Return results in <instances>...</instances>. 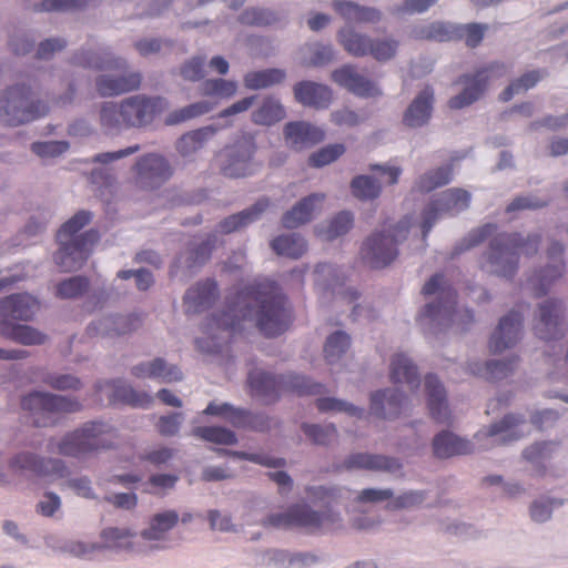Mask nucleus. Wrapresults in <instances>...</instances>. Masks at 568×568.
Masks as SVG:
<instances>
[{
  "mask_svg": "<svg viewBox=\"0 0 568 568\" xmlns=\"http://www.w3.org/2000/svg\"><path fill=\"white\" fill-rule=\"evenodd\" d=\"M168 106L169 102L165 98L136 94L120 103H103L100 121L106 129L141 128L150 124Z\"/></svg>",
  "mask_w": 568,
  "mask_h": 568,
  "instance_id": "nucleus-3",
  "label": "nucleus"
},
{
  "mask_svg": "<svg viewBox=\"0 0 568 568\" xmlns=\"http://www.w3.org/2000/svg\"><path fill=\"white\" fill-rule=\"evenodd\" d=\"M565 308L560 301L550 300L539 306V316L534 325V331L540 339L550 342L564 336Z\"/></svg>",
  "mask_w": 568,
  "mask_h": 568,
  "instance_id": "nucleus-18",
  "label": "nucleus"
},
{
  "mask_svg": "<svg viewBox=\"0 0 568 568\" xmlns=\"http://www.w3.org/2000/svg\"><path fill=\"white\" fill-rule=\"evenodd\" d=\"M338 520V516L331 510L318 513L307 505H294L285 513L270 515L262 521V525L281 529L302 527L316 530L320 528L329 529Z\"/></svg>",
  "mask_w": 568,
  "mask_h": 568,
  "instance_id": "nucleus-13",
  "label": "nucleus"
},
{
  "mask_svg": "<svg viewBox=\"0 0 568 568\" xmlns=\"http://www.w3.org/2000/svg\"><path fill=\"white\" fill-rule=\"evenodd\" d=\"M410 222L408 219L396 225L386 227L369 236L361 247L362 258L373 268H382L390 264L397 256V244L408 235Z\"/></svg>",
  "mask_w": 568,
  "mask_h": 568,
  "instance_id": "nucleus-8",
  "label": "nucleus"
},
{
  "mask_svg": "<svg viewBox=\"0 0 568 568\" xmlns=\"http://www.w3.org/2000/svg\"><path fill=\"white\" fill-rule=\"evenodd\" d=\"M286 141L294 149H304L324 140L325 133L321 128L304 121L288 122L284 126Z\"/></svg>",
  "mask_w": 568,
  "mask_h": 568,
  "instance_id": "nucleus-29",
  "label": "nucleus"
},
{
  "mask_svg": "<svg viewBox=\"0 0 568 568\" xmlns=\"http://www.w3.org/2000/svg\"><path fill=\"white\" fill-rule=\"evenodd\" d=\"M337 40L344 50L353 57L368 55L372 39L352 28H342L337 33Z\"/></svg>",
  "mask_w": 568,
  "mask_h": 568,
  "instance_id": "nucleus-43",
  "label": "nucleus"
},
{
  "mask_svg": "<svg viewBox=\"0 0 568 568\" xmlns=\"http://www.w3.org/2000/svg\"><path fill=\"white\" fill-rule=\"evenodd\" d=\"M453 179V163L445 164L423 174L416 185L422 192H430L448 184Z\"/></svg>",
  "mask_w": 568,
  "mask_h": 568,
  "instance_id": "nucleus-48",
  "label": "nucleus"
},
{
  "mask_svg": "<svg viewBox=\"0 0 568 568\" xmlns=\"http://www.w3.org/2000/svg\"><path fill=\"white\" fill-rule=\"evenodd\" d=\"M523 322V313L517 311H511L501 317L490 336L489 349L493 353H500L514 346L521 337Z\"/></svg>",
  "mask_w": 568,
  "mask_h": 568,
  "instance_id": "nucleus-21",
  "label": "nucleus"
},
{
  "mask_svg": "<svg viewBox=\"0 0 568 568\" xmlns=\"http://www.w3.org/2000/svg\"><path fill=\"white\" fill-rule=\"evenodd\" d=\"M486 29L487 26L469 23L457 30L449 24L434 22L422 28L417 32V37L439 42L449 41L456 38H464L468 47L475 48L481 42Z\"/></svg>",
  "mask_w": 568,
  "mask_h": 568,
  "instance_id": "nucleus-16",
  "label": "nucleus"
},
{
  "mask_svg": "<svg viewBox=\"0 0 568 568\" xmlns=\"http://www.w3.org/2000/svg\"><path fill=\"white\" fill-rule=\"evenodd\" d=\"M284 79L285 72L281 69L252 71L244 75V85L251 90H258L278 84Z\"/></svg>",
  "mask_w": 568,
  "mask_h": 568,
  "instance_id": "nucleus-49",
  "label": "nucleus"
},
{
  "mask_svg": "<svg viewBox=\"0 0 568 568\" xmlns=\"http://www.w3.org/2000/svg\"><path fill=\"white\" fill-rule=\"evenodd\" d=\"M179 521V515L175 510H166L155 514L151 521L150 527L142 531V537L146 540H160L164 535L171 530Z\"/></svg>",
  "mask_w": 568,
  "mask_h": 568,
  "instance_id": "nucleus-45",
  "label": "nucleus"
},
{
  "mask_svg": "<svg viewBox=\"0 0 568 568\" xmlns=\"http://www.w3.org/2000/svg\"><path fill=\"white\" fill-rule=\"evenodd\" d=\"M305 435L317 445H327L336 439L337 430L333 425H315L303 424L302 426Z\"/></svg>",
  "mask_w": 568,
  "mask_h": 568,
  "instance_id": "nucleus-60",
  "label": "nucleus"
},
{
  "mask_svg": "<svg viewBox=\"0 0 568 568\" xmlns=\"http://www.w3.org/2000/svg\"><path fill=\"white\" fill-rule=\"evenodd\" d=\"M345 146L342 143L328 144L318 151L312 153L308 158V164L313 168H322L336 161L345 153Z\"/></svg>",
  "mask_w": 568,
  "mask_h": 568,
  "instance_id": "nucleus-58",
  "label": "nucleus"
},
{
  "mask_svg": "<svg viewBox=\"0 0 568 568\" xmlns=\"http://www.w3.org/2000/svg\"><path fill=\"white\" fill-rule=\"evenodd\" d=\"M539 71H529L523 74L517 80L513 81L501 93L500 100L507 102L513 99L515 94L525 92L534 88L537 82L541 79Z\"/></svg>",
  "mask_w": 568,
  "mask_h": 568,
  "instance_id": "nucleus-56",
  "label": "nucleus"
},
{
  "mask_svg": "<svg viewBox=\"0 0 568 568\" xmlns=\"http://www.w3.org/2000/svg\"><path fill=\"white\" fill-rule=\"evenodd\" d=\"M325 195L314 193L303 197L292 210L287 211L282 217V224L286 229H295L312 220L315 209L323 203Z\"/></svg>",
  "mask_w": 568,
  "mask_h": 568,
  "instance_id": "nucleus-34",
  "label": "nucleus"
},
{
  "mask_svg": "<svg viewBox=\"0 0 568 568\" xmlns=\"http://www.w3.org/2000/svg\"><path fill=\"white\" fill-rule=\"evenodd\" d=\"M541 236L530 234L524 237L519 233H500L489 243V248L484 255L481 268L491 274L504 277H513L518 268L519 255L532 256L538 252Z\"/></svg>",
  "mask_w": 568,
  "mask_h": 568,
  "instance_id": "nucleus-4",
  "label": "nucleus"
},
{
  "mask_svg": "<svg viewBox=\"0 0 568 568\" xmlns=\"http://www.w3.org/2000/svg\"><path fill=\"white\" fill-rule=\"evenodd\" d=\"M219 296L217 283L212 278L197 282L190 287L183 304L186 314H200L210 308Z\"/></svg>",
  "mask_w": 568,
  "mask_h": 568,
  "instance_id": "nucleus-25",
  "label": "nucleus"
},
{
  "mask_svg": "<svg viewBox=\"0 0 568 568\" xmlns=\"http://www.w3.org/2000/svg\"><path fill=\"white\" fill-rule=\"evenodd\" d=\"M21 406L33 416L37 427H47L55 422V416L63 413L78 412L81 404L65 396L42 392H33L24 396Z\"/></svg>",
  "mask_w": 568,
  "mask_h": 568,
  "instance_id": "nucleus-12",
  "label": "nucleus"
},
{
  "mask_svg": "<svg viewBox=\"0 0 568 568\" xmlns=\"http://www.w3.org/2000/svg\"><path fill=\"white\" fill-rule=\"evenodd\" d=\"M427 404L430 416L437 423L450 422V412L446 400V390L436 375L425 377Z\"/></svg>",
  "mask_w": 568,
  "mask_h": 568,
  "instance_id": "nucleus-30",
  "label": "nucleus"
},
{
  "mask_svg": "<svg viewBox=\"0 0 568 568\" xmlns=\"http://www.w3.org/2000/svg\"><path fill=\"white\" fill-rule=\"evenodd\" d=\"M226 125H206L183 134L176 141V150L182 156H189L201 150L220 130Z\"/></svg>",
  "mask_w": 568,
  "mask_h": 568,
  "instance_id": "nucleus-36",
  "label": "nucleus"
},
{
  "mask_svg": "<svg viewBox=\"0 0 568 568\" xmlns=\"http://www.w3.org/2000/svg\"><path fill=\"white\" fill-rule=\"evenodd\" d=\"M433 450L438 458H449L456 455L469 454L473 448L468 440L445 430L434 437Z\"/></svg>",
  "mask_w": 568,
  "mask_h": 568,
  "instance_id": "nucleus-37",
  "label": "nucleus"
},
{
  "mask_svg": "<svg viewBox=\"0 0 568 568\" xmlns=\"http://www.w3.org/2000/svg\"><path fill=\"white\" fill-rule=\"evenodd\" d=\"M294 97L304 106L326 109L332 102L333 93L327 85L313 81H301L294 85Z\"/></svg>",
  "mask_w": 568,
  "mask_h": 568,
  "instance_id": "nucleus-28",
  "label": "nucleus"
},
{
  "mask_svg": "<svg viewBox=\"0 0 568 568\" xmlns=\"http://www.w3.org/2000/svg\"><path fill=\"white\" fill-rule=\"evenodd\" d=\"M344 466L347 469L359 468L389 473L397 471L402 468V465L395 458L366 453H357L348 456Z\"/></svg>",
  "mask_w": 568,
  "mask_h": 568,
  "instance_id": "nucleus-35",
  "label": "nucleus"
},
{
  "mask_svg": "<svg viewBox=\"0 0 568 568\" xmlns=\"http://www.w3.org/2000/svg\"><path fill=\"white\" fill-rule=\"evenodd\" d=\"M215 245V236L210 235L202 243L192 248L189 256V267H195L204 264L210 257Z\"/></svg>",
  "mask_w": 568,
  "mask_h": 568,
  "instance_id": "nucleus-64",
  "label": "nucleus"
},
{
  "mask_svg": "<svg viewBox=\"0 0 568 568\" xmlns=\"http://www.w3.org/2000/svg\"><path fill=\"white\" fill-rule=\"evenodd\" d=\"M108 385L112 388L110 395V402L112 404L148 407L152 403V397L149 394L136 392L132 386L122 381H113Z\"/></svg>",
  "mask_w": 568,
  "mask_h": 568,
  "instance_id": "nucleus-39",
  "label": "nucleus"
},
{
  "mask_svg": "<svg viewBox=\"0 0 568 568\" xmlns=\"http://www.w3.org/2000/svg\"><path fill=\"white\" fill-rule=\"evenodd\" d=\"M562 254L564 245L561 243L554 242L550 244L547 250L548 265L529 278V285L535 296L545 295L552 283L564 274L566 264Z\"/></svg>",
  "mask_w": 568,
  "mask_h": 568,
  "instance_id": "nucleus-19",
  "label": "nucleus"
},
{
  "mask_svg": "<svg viewBox=\"0 0 568 568\" xmlns=\"http://www.w3.org/2000/svg\"><path fill=\"white\" fill-rule=\"evenodd\" d=\"M135 171L138 182L150 189L161 185L172 175L168 160L154 153L142 156L135 164Z\"/></svg>",
  "mask_w": 568,
  "mask_h": 568,
  "instance_id": "nucleus-20",
  "label": "nucleus"
},
{
  "mask_svg": "<svg viewBox=\"0 0 568 568\" xmlns=\"http://www.w3.org/2000/svg\"><path fill=\"white\" fill-rule=\"evenodd\" d=\"M434 92L426 87L408 105L403 122L409 128H418L428 122L433 111Z\"/></svg>",
  "mask_w": 568,
  "mask_h": 568,
  "instance_id": "nucleus-33",
  "label": "nucleus"
},
{
  "mask_svg": "<svg viewBox=\"0 0 568 568\" xmlns=\"http://www.w3.org/2000/svg\"><path fill=\"white\" fill-rule=\"evenodd\" d=\"M97 0H42L41 2L32 3L31 7L36 12H50V11H64L71 9H79Z\"/></svg>",
  "mask_w": 568,
  "mask_h": 568,
  "instance_id": "nucleus-59",
  "label": "nucleus"
},
{
  "mask_svg": "<svg viewBox=\"0 0 568 568\" xmlns=\"http://www.w3.org/2000/svg\"><path fill=\"white\" fill-rule=\"evenodd\" d=\"M134 534L125 528L108 527L104 528L100 538L102 542L87 545L81 541L71 542L68 551L79 558H89L91 554L100 549H129L132 546Z\"/></svg>",
  "mask_w": 568,
  "mask_h": 568,
  "instance_id": "nucleus-17",
  "label": "nucleus"
},
{
  "mask_svg": "<svg viewBox=\"0 0 568 568\" xmlns=\"http://www.w3.org/2000/svg\"><path fill=\"white\" fill-rule=\"evenodd\" d=\"M404 394L398 389L377 390L371 397V410L379 418L394 419L402 412Z\"/></svg>",
  "mask_w": 568,
  "mask_h": 568,
  "instance_id": "nucleus-31",
  "label": "nucleus"
},
{
  "mask_svg": "<svg viewBox=\"0 0 568 568\" xmlns=\"http://www.w3.org/2000/svg\"><path fill=\"white\" fill-rule=\"evenodd\" d=\"M247 383L252 395L261 398L265 404L276 402L284 394L318 395L324 389L322 384L313 383L302 375L275 376L263 371L250 372Z\"/></svg>",
  "mask_w": 568,
  "mask_h": 568,
  "instance_id": "nucleus-7",
  "label": "nucleus"
},
{
  "mask_svg": "<svg viewBox=\"0 0 568 568\" xmlns=\"http://www.w3.org/2000/svg\"><path fill=\"white\" fill-rule=\"evenodd\" d=\"M131 374L136 378H152L163 383L178 382L182 373L178 366L168 364L163 358L156 357L148 363H140L131 368Z\"/></svg>",
  "mask_w": 568,
  "mask_h": 568,
  "instance_id": "nucleus-32",
  "label": "nucleus"
},
{
  "mask_svg": "<svg viewBox=\"0 0 568 568\" xmlns=\"http://www.w3.org/2000/svg\"><path fill=\"white\" fill-rule=\"evenodd\" d=\"M236 82L222 78L205 80L201 85V93L203 95L222 99L232 98L236 93Z\"/></svg>",
  "mask_w": 568,
  "mask_h": 568,
  "instance_id": "nucleus-54",
  "label": "nucleus"
},
{
  "mask_svg": "<svg viewBox=\"0 0 568 568\" xmlns=\"http://www.w3.org/2000/svg\"><path fill=\"white\" fill-rule=\"evenodd\" d=\"M73 63L95 70H114L118 75L103 74L97 81V90L101 97H114L138 90L142 82L139 72H128L126 62L114 58L108 52H80L73 57Z\"/></svg>",
  "mask_w": 568,
  "mask_h": 568,
  "instance_id": "nucleus-5",
  "label": "nucleus"
},
{
  "mask_svg": "<svg viewBox=\"0 0 568 568\" xmlns=\"http://www.w3.org/2000/svg\"><path fill=\"white\" fill-rule=\"evenodd\" d=\"M141 325V318L136 315L106 316L91 323L87 328L90 337L98 335L116 337L135 331Z\"/></svg>",
  "mask_w": 568,
  "mask_h": 568,
  "instance_id": "nucleus-26",
  "label": "nucleus"
},
{
  "mask_svg": "<svg viewBox=\"0 0 568 568\" xmlns=\"http://www.w3.org/2000/svg\"><path fill=\"white\" fill-rule=\"evenodd\" d=\"M352 192L361 200L376 199L381 193V184L373 178L359 175L352 181Z\"/></svg>",
  "mask_w": 568,
  "mask_h": 568,
  "instance_id": "nucleus-57",
  "label": "nucleus"
},
{
  "mask_svg": "<svg viewBox=\"0 0 568 568\" xmlns=\"http://www.w3.org/2000/svg\"><path fill=\"white\" fill-rule=\"evenodd\" d=\"M39 308V301L28 293H17L0 300V321H30Z\"/></svg>",
  "mask_w": 568,
  "mask_h": 568,
  "instance_id": "nucleus-24",
  "label": "nucleus"
},
{
  "mask_svg": "<svg viewBox=\"0 0 568 568\" xmlns=\"http://www.w3.org/2000/svg\"><path fill=\"white\" fill-rule=\"evenodd\" d=\"M193 435L219 445H234L237 443L234 432L220 426H200L193 429Z\"/></svg>",
  "mask_w": 568,
  "mask_h": 568,
  "instance_id": "nucleus-50",
  "label": "nucleus"
},
{
  "mask_svg": "<svg viewBox=\"0 0 568 568\" xmlns=\"http://www.w3.org/2000/svg\"><path fill=\"white\" fill-rule=\"evenodd\" d=\"M285 118L283 105L273 97H267L252 113V121L257 125H272Z\"/></svg>",
  "mask_w": 568,
  "mask_h": 568,
  "instance_id": "nucleus-47",
  "label": "nucleus"
},
{
  "mask_svg": "<svg viewBox=\"0 0 568 568\" xmlns=\"http://www.w3.org/2000/svg\"><path fill=\"white\" fill-rule=\"evenodd\" d=\"M518 358H511L507 362L490 361L484 365L470 364L469 371L471 374L483 377L489 382L503 379L510 375L517 365Z\"/></svg>",
  "mask_w": 568,
  "mask_h": 568,
  "instance_id": "nucleus-44",
  "label": "nucleus"
},
{
  "mask_svg": "<svg viewBox=\"0 0 568 568\" xmlns=\"http://www.w3.org/2000/svg\"><path fill=\"white\" fill-rule=\"evenodd\" d=\"M497 230L496 224L487 223L483 226H479L475 230H471L467 236H465L454 248L453 257L468 251L484 241H486L488 237H490Z\"/></svg>",
  "mask_w": 568,
  "mask_h": 568,
  "instance_id": "nucleus-53",
  "label": "nucleus"
},
{
  "mask_svg": "<svg viewBox=\"0 0 568 568\" xmlns=\"http://www.w3.org/2000/svg\"><path fill=\"white\" fill-rule=\"evenodd\" d=\"M470 204V194L463 189H449L433 200L423 212L422 232L424 239L428 235L438 216L455 215L466 210Z\"/></svg>",
  "mask_w": 568,
  "mask_h": 568,
  "instance_id": "nucleus-15",
  "label": "nucleus"
},
{
  "mask_svg": "<svg viewBox=\"0 0 568 568\" xmlns=\"http://www.w3.org/2000/svg\"><path fill=\"white\" fill-rule=\"evenodd\" d=\"M351 337L342 331L329 335L324 346L325 359L328 364L336 363L349 348Z\"/></svg>",
  "mask_w": 568,
  "mask_h": 568,
  "instance_id": "nucleus-51",
  "label": "nucleus"
},
{
  "mask_svg": "<svg viewBox=\"0 0 568 568\" xmlns=\"http://www.w3.org/2000/svg\"><path fill=\"white\" fill-rule=\"evenodd\" d=\"M246 320H254L266 337L281 335L290 327L292 311L287 307V298L274 281L256 280L240 290L229 302L226 311L206 321L203 326L206 336L196 338V347L207 354L220 353V334L234 336Z\"/></svg>",
  "mask_w": 568,
  "mask_h": 568,
  "instance_id": "nucleus-1",
  "label": "nucleus"
},
{
  "mask_svg": "<svg viewBox=\"0 0 568 568\" xmlns=\"http://www.w3.org/2000/svg\"><path fill=\"white\" fill-rule=\"evenodd\" d=\"M205 415L220 416L236 428H252L264 430L268 428L267 419L262 415H255L244 409H236L231 405L210 403L203 410Z\"/></svg>",
  "mask_w": 568,
  "mask_h": 568,
  "instance_id": "nucleus-22",
  "label": "nucleus"
},
{
  "mask_svg": "<svg viewBox=\"0 0 568 568\" xmlns=\"http://www.w3.org/2000/svg\"><path fill=\"white\" fill-rule=\"evenodd\" d=\"M89 288V280L84 276H73L57 285L55 295L63 300L81 297Z\"/></svg>",
  "mask_w": 568,
  "mask_h": 568,
  "instance_id": "nucleus-55",
  "label": "nucleus"
},
{
  "mask_svg": "<svg viewBox=\"0 0 568 568\" xmlns=\"http://www.w3.org/2000/svg\"><path fill=\"white\" fill-rule=\"evenodd\" d=\"M390 381L404 383L410 388L419 386V375L416 365L404 354H396L390 362Z\"/></svg>",
  "mask_w": 568,
  "mask_h": 568,
  "instance_id": "nucleus-40",
  "label": "nucleus"
},
{
  "mask_svg": "<svg viewBox=\"0 0 568 568\" xmlns=\"http://www.w3.org/2000/svg\"><path fill=\"white\" fill-rule=\"evenodd\" d=\"M271 247L277 255L298 258L306 252L307 244L301 235L288 234L273 239Z\"/></svg>",
  "mask_w": 568,
  "mask_h": 568,
  "instance_id": "nucleus-46",
  "label": "nucleus"
},
{
  "mask_svg": "<svg viewBox=\"0 0 568 568\" xmlns=\"http://www.w3.org/2000/svg\"><path fill=\"white\" fill-rule=\"evenodd\" d=\"M506 73L507 68L504 63L493 62L478 69L474 74L460 77L458 83L465 88L463 92L449 99L448 106L458 110L473 104L484 94L491 79L504 77Z\"/></svg>",
  "mask_w": 568,
  "mask_h": 568,
  "instance_id": "nucleus-14",
  "label": "nucleus"
},
{
  "mask_svg": "<svg viewBox=\"0 0 568 568\" xmlns=\"http://www.w3.org/2000/svg\"><path fill=\"white\" fill-rule=\"evenodd\" d=\"M268 205L270 201L267 199H262L257 201L252 207L230 215L221 221L217 229L221 233L224 234L239 231L255 221L260 214L268 207Z\"/></svg>",
  "mask_w": 568,
  "mask_h": 568,
  "instance_id": "nucleus-38",
  "label": "nucleus"
},
{
  "mask_svg": "<svg viewBox=\"0 0 568 568\" xmlns=\"http://www.w3.org/2000/svg\"><path fill=\"white\" fill-rule=\"evenodd\" d=\"M332 79L338 85L362 98H372L381 94L374 82L356 72L352 65H344L332 73Z\"/></svg>",
  "mask_w": 568,
  "mask_h": 568,
  "instance_id": "nucleus-27",
  "label": "nucleus"
},
{
  "mask_svg": "<svg viewBox=\"0 0 568 568\" xmlns=\"http://www.w3.org/2000/svg\"><path fill=\"white\" fill-rule=\"evenodd\" d=\"M256 143L252 134H243L216 155L220 170L229 178H244L255 171Z\"/></svg>",
  "mask_w": 568,
  "mask_h": 568,
  "instance_id": "nucleus-11",
  "label": "nucleus"
},
{
  "mask_svg": "<svg viewBox=\"0 0 568 568\" xmlns=\"http://www.w3.org/2000/svg\"><path fill=\"white\" fill-rule=\"evenodd\" d=\"M0 335L23 345H41L45 342V336L36 328L4 321H0Z\"/></svg>",
  "mask_w": 568,
  "mask_h": 568,
  "instance_id": "nucleus-41",
  "label": "nucleus"
},
{
  "mask_svg": "<svg viewBox=\"0 0 568 568\" xmlns=\"http://www.w3.org/2000/svg\"><path fill=\"white\" fill-rule=\"evenodd\" d=\"M91 220L92 213L81 210L58 230L59 250L54 254V262L62 271L72 272L81 268L87 262L93 245L99 241L100 236L95 230L78 234Z\"/></svg>",
  "mask_w": 568,
  "mask_h": 568,
  "instance_id": "nucleus-2",
  "label": "nucleus"
},
{
  "mask_svg": "<svg viewBox=\"0 0 568 568\" xmlns=\"http://www.w3.org/2000/svg\"><path fill=\"white\" fill-rule=\"evenodd\" d=\"M316 407L318 408L320 412H344L351 416L356 417H361L364 414V409L362 408H358L346 402L329 397L316 399Z\"/></svg>",
  "mask_w": 568,
  "mask_h": 568,
  "instance_id": "nucleus-62",
  "label": "nucleus"
},
{
  "mask_svg": "<svg viewBox=\"0 0 568 568\" xmlns=\"http://www.w3.org/2000/svg\"><path fill=\"white\" fill-rule=\"evenodd\" d=\"M524 422L525 419L521 416L509 414L499 423L493 424L484 435L494 438L496 444H507L521 437L515 428Z\"/></svg>",
  "mask_w": 568,
  "mask_h": 568,
  "instance_id": "nucleus-42",
  "label": "nucleus"
},
{
  "mask_svg": "<svg viewBox=\"0 0 568 568\" xmlns=\"http://www.w3.org/2000/svg\"><path fill=\"white\" fill-rule=\"evenodd\" d=\"M12 470H28L37 476L60 478L64 477L67 467L60 459H40L30 453H21L10 462Z\"/></svg>",
  "mask_w": 568,
  "mask_h": 568,
  "instance_id": "nucleus-23",
  "label": "nucleus"
},
{
  "mask_svg": "<svg viewBox=\"0 0 568 568\" xmlns=\"http://www.w3.org/2000/svg\"><path fill=\"white\" fill-rule=\"evenodd\" d=\"M352 226L353 215L349 212L342 211L331 220L326 227L318 230V235L324 241H333L347 233Z\"/></svg>",
  "mask_w": 568,
  "mask_h": 568,
  "instance_id": "nucleus-52",
  "label": "nucleus"
},
{
  "mask_svg": "<svg viewBox=\"0 0 568 568\" xmlns=\"http://www.w3.org/2000/svg\"><path fill=\"white\" fill-rule=\"evenodd\" d=\"M239 20L243 24L265 27L275 23L277 17L270 10L252 8L242 12Z\"/></svg>",
  "mask_w": 568,
  "mask_h": 568,
  "instance_id": "nucleus-61",
  "label": "nucleus"
},
{
  "mask_svg": "<svg viewBox=\"0 0 568 568\" xmlns=\"http://www.w3.org/2000/svg\"><path fill=\"white\" fill-rule=\"evenodd\" d=\"M315 284L324 290H335L339 284L337 268L327 263H320L315 268Z\"/></svg>",
  "mask_w": 568,
  "mask_h": 568,
  "instance_id": "nucleus-63",
  "label": "nucleus"
},
{
  "mask_svg": "<svg viewBox=\"0 0 568 568\" xmlns=\"http://www.w3.org/2000/svg\"><path fill=\"white\" fill-rule=\"evenodd\" d=\"M422 293L425 296L439 293L437 302L427 304L422 311L418 321H428L429 324L436 326L448 327L454 323L463 325V329L469 323L474 322V314L469 310L463 313L456 311L457 293L449 286L445 285L443 274L433 275L423 286Z\"/></svg>",
  "mask_w": 568,
  "mask_h": 568,
  "instance_id": "nucleus-6",
  "label": "nucleus"
},
{
  "mask_svg": "<svg viewBox=\"0 0 568 568\" xmlns=\"http://www.w3.org/2000/svg\"><path fill=\"white\" fill-rule=\"evenodd\" d=\"M32 92L26 84L10 88L0 102V120L4 125L17 126L31 122L48 113L47 104L31 99Z\"/></svg>",
  "mask_w": 568,
  "mask_h": 568,
  "instance_id": "nucleus-10",
  "label": "nucleus"
},
{
  "mask_svg": "<svg viewBox=\"0 0 568 568\" xmlns=\"http://www.w3.org/2000/svg\"><path fill=\"white\" fill-rule=\"evenodd\" d=\"M115 438L116 434L112 427L92 422L68 434L58 444L57 452L64 456L80 457L99 449L111 448Z\"/></svg>",
  "mask_w": 568,
  "mask_h": 568,
  "instance_id": "nucleus-9",
  "label": "nucleus"
}]
</instances>
